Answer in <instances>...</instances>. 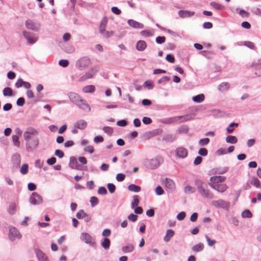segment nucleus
Listing matches in <instances>:
<instances>
[{
  "label": "nucleus",
  "mask_w": 261,
  "mask_h": 261,
  "mask_svg": "<svg viewBox=\"0 0 261 261\" xmlns=\"http://www.w3.org/2000/svg\"><path fill=\"white\" fill-rule=\"evenodd\" d=\"M38 135V131L33 127L27 128L24 132L23 137L28 151H32L38 147L39 143Z\"/></svg>",
  "instance_id": "obj_1"
},
{
  "label": "nucleus",
  "mask_w": 261,
  "mask_h": 261,
  "mask_svg": "<svg viewBox=\"0 0 261 261\" xmlns=\"http://www.w3.org/2000/svg\"><path fill=\"white\" fill-rule=\"evenodd\" d=\"M68 97L72 102L76 104L81 109L85 110H90V107L87 103V101L83 99L78 94L71 92L68 93Z\"/></svg>",
  "instance_id": "obj_2"
},
{
  "label": "nucleus",
  "mask_w": 261,
  "mask_h": 261,
  "mask_svg": "<svg viewBox=\"0 0 261 261\" xmlns=\"http://www.w3.org/2000/svg\"><path fill=\"white\" fill-rule=\"evenodd\" d=\"M195 184L197 186L198 192L204 198L212 199L214 195L208 189L206 184L200 180H196Z\"/></svg>",
  "instance_id": "obj_3"
},
{
  "label": "nucleus",
  "mask_w": 261,
  "mask_h": 261,
  "mask_svg": "<svg viewBox=\"0 0 261 261\" xmlns=\"http://www.w3.org/2000/svg\"><path fill=\"white\" fill-rule=\"evenodd\" d=\"M91 64L89 58L83 57L80 58L76 62L75 66L77 69L81 70L87 68Z\"/></svg>",
  "instance_id": "obj_4"
},
{
  "label": "nucleus",
  "mask_w": 261,
  "mask_h": 261,
  "mask_svg": "<svg viewBox=\"0 0 261 261\" xmlns=\"http://www.w3.org/2000/svg\"><path fill=\"white\" fill-rule=\"evenodd\" d=\"M162 185L168 192H172L175 189V184L170 178H166L163 180Z\"/></svg>",
  "instance_id": "obj_5"
},
{
  "label": "nucleus",
  "mask_w": 261,
  "mask_h": 261,
  "mask_svg": "<svg viewBox=\"0 0 261 261\" xmlns=\"http://www.w3.org/2000/svg\"><path fill=\"white\" fill-rule=\"evenodd\" d=\"M226 178L224 176L216 175L210 177L209 186L212 188L214 186L221 184L225 181Z\"/></svg>",
  "instance_id": "obj_6"
},
{
  "label": "nucleus",
  "mask_w": 261,
  "mask_h": 261,
  "mask_svg": "<svg viewBox=\"0 0 261 261\" xmlns=\"http://www.w3.org/2000/svg\"><path fill=\"white\" fill-rule=\"evenodd\" d=\"M30 202L33 205L40 204L43 202V198L37 193L33 192L30 196Z\"/></svg>",
  "instance_id": "obj_7"
},
{
  "label": "nucleus",
  "mask_w": 261,
  "mask_h": 261,
  "mask_svg": "<svg viewBox=\"0 0 261 261\" xmlns=\"http://www.w3.org/2000/svg\"><path fill=\"white\" fill-rule=\"evenodd\" d=\"M191 119V117L189 115L180 116L171 118L169 119V123H181L187 121Z\"/></svg>",
  "instance_id": "obj_8"
},
{
  "label": "nucleus",
  "mask_w": 261,
  "mask_h": 261,
  "mask_svg": "<svg viewBox=\"0 0 261 261\" xmlns=\"http://www.w3.org/2000/svg\"><path fill=\"white\" fill-rule=\"evenodd\" d=\"M98 71V68L95 67L90 69L84 75L80 78V81L82 82L86 80L92 78Z\"/></svg>",
  "instance_id": "obj_9"
},
{
  "label": "nucleus",
  "mask_w": 261,
  "mask_h": 261,
  "mask_svg": "<svg viewBox=\"0 0 261 261\" xmlns=\"http://www.w3.org/2000/svg\"><path fill=\"white\" fill-rule=\"evenodd\" d=\"M177 155L181 158H185L188 155V150L183 147H178L176 150Z\"/></svg>",
  "instance_id": "obj_10"
},
{
  "label": "nucleus",
  "mask_w": 261,
  "mask_h": 261,
  "mask_svg": "<svg viewBox=\"0 0 261 261\" xmlns=\"http://www.w3.org/2000/svg\"><path fill=\"white\" fill-rule=\"evenodd\" d=\"M9 236L11 238L20 239L21 237L17 229L14 227H11L9 229Z\"/></svg>",
  "instance_id": "obj_11"
},
{
  "label": "nucleus",
  "mask_w": 261,
  "mask_h": 261,
  "mask_svg": "<svg viewBox=\"0 0 261 261\" xmlns=\"http://www.w3.org/2000/svg\"><path fill=\"white\" fill-rule=\"evenodd\" d=\"M83 240L87 244H89L91 245H94L95 243L92 237L88 233L82 234Z\"/></svg>",
  "instance_id": "obj_12"
},
{
  "label": "nucleus",
  "mask_w": 261,
  "mask_h": 261,
  "mask_svg": "<svg viewBox=\"0 0 261 261\" xmlns=\"http://www.w3.org/2000/svg\"><path fill=\"white\" fill-rule=\"evenodd\" d=\"M87 122L84 120H79L74 124L75 128L84 129L87 127Z\"/></svg>",
  "instance_id": "obj_13"
},
{
  "label": "nucleus",
  "mask_w": 261,
  "mask_h": 261,
  "mask_svg": "<svg viewBox=\"0 0 261 261\" xmlns=\"http://www.w3.org/2000/svg\"><path fill=\"white\" fill-rule=\"evenodd\" d=\"M69 166L73 169L79 170L80 165L78 164L76 159L72 157L70 158Z\"/></svg>",
  "instance_id": "obj_14"
},
{
  "label": "nucleus",
  "mask_w": 261,
  "mask_h": 261,
  "mask_svg": "<svg viewBox=\"0 0 261 261\" xmlns=\"http://www.w3.org/2000/svg\"><path fill=\"white\" fill-rule=\"evenodd\" d=\"M127 23L130 27L135 29H142L144 27L142 23H140L133 19H129L127 21Z\"/></svg>",
  "instance_id": "obj_15"
},
{
  "label": "nucleus",
  "mask_w": 261,
  "mask_h": 261,
  "mask_svg": "<svg viewBox=\"0 0 261 261\" xmlns=\"http://www.w3.org/2000/svg\"><path fill=\"white\" fill-rule=\"evenodd\" d=\"M178 14L180 17L184 18L192 16L194 12L187 10H180L178 12Z\"/></svg>",
  "instance_id": "obj_16"
},
{
  "label": "nucleus",
  "mask_w": 261,
  "mask_h": 261,
  "mask_svg": "<svg viewBox=\"0 0 261 261\" xmlns=\"http://www.w3.org/2000/svg\"><path fill=\"white\" fill-rule=\"evenodd\" d=\"M23 34L24 37L27 39L28 42L30 44H33L37 40L36 37H32L29 33L26 31H24Z\"/></svg>",
  "instance_id": "obj_17"
},
{
  "label": "nucleus",
  "mask_w": 261,
  "mask_h": 261,
  "mask_svg": "<svg viewBox=\"0 0 261 261\" xmlns=\"http://www.w3.org/2000/svg\"><path fill=\"white\" fill-rule=\"evenodd\" d=\"M227 188L228 187L226 185L224 184H221L217 186H214L213 187H212V188L217 191L219 192L223 193L227 189Z\"/></svg>",
  "instance_id": "obj_18"
},
{
  "label": "nucleus",
  "mask_w": 261,
  "mask_h": 261,
  "mask_svg": "<svg viewBox=\"0 0 261 261\" xmlns=\"http://www.w3.org/2000/svg\"><path fill=\"white\" fill-rule=\"evenodd\" d=\"M26 27L29 29L34 31H37L38 27L35 24L34 22L32 20H28L26 21L25 22Z\"/></svg>",
  "instance_id": "obj_19"
},
{
  "label": "nucleus",
  "mask_w": 261,
  "mask_h": 261,
  "mask_svg": "<svg viewBox=\"0 0 261 261\" xmlns=\"http://www.w3.org/2000/svg\"><path fill=\"white\" fill-rule=\"evenodd\" d=\"M147 47V44L144 41L140 40L136 44V48L139 51L144 50Z\"/></svg>",
  "instance_id": "obj_20"
},
{
  "label": "nucleus",
  "mask_w": 261,
  "mask_h": 261,
  "mask_svg": "<svg viewBox=\"0 0 261 261\" xmlns=\"http://www.w3.org/2000/svg\"><path fill=\"white\" fill-rule=\"evenodd\" d=\"M36 255H37L38 259L40 261H47V257L42 251H41L40 250L37 251Z\"/></svg>",
  "instance_id": "obj_21"
},
{
  "label": "nucleus",
  "mask_w": 261,
  "mask_h": 261,
  "mask_svg": "<svg viewBox=\"0 0 261 261\" xmlns=\"http://www.w3.org/2000/svg\"><path fill=\"white\" fill-rule=\"evenodd\" d=\"M174 232L172 229H168L167 230L166 234L164 238V240L166 242H169L171 238L174 236Z\"/></svg>",
  "instance_id": "obj_22"
},
{
  "label": "nucleus",
  "mask_w": 261,
  "mask_h": 261,
  "mask_svg": "<svg viewBox=\"0 0 261 261\" xmlns=\"http://www.w3.org/2000/svg\"><path fill=\"white\" fill-rule=\"evenodd\" d=\"M230 88V85L227 82H224L221 83L219 86V90L221 92H225L227 91Z\"/></svg>",
  "instance_id": "obj_23"
},
{
  "label": "nucleus",
  "mask_w": 261,
  "mask_h": 261,
  "mask_svg": "<svg viewBox=\"0 0 261 261\" xmlns=\"http://www.w3.org/2000/svg\"><path fill=\"white\" fill-rule=\"evenodd\" d=\"M83 91L84 93H93L95 91V87L93 85H88L83 88Z\"/></svg>",
  "instance_id": "obj_24"
},
{
  "label": "nucleus",
  "mask_w": 261,
  "mask_h": 261,
  "mask_svg": "<svg viewBox=\"0 0 261 261\" xmlns=\"http://www.w3.org/2000/svg\"><path fill=\"white\" fill-rule=\"evenodd\" d=\"M107 23L108 18L106 17H104L100 21V24L99 28V32H102L105 30L106 26L107 25Z\"/></svg>",
  "instance_id": "obj_25"
},
{
  "label": "nucleus",
  "mask_w": 261,
  "mask_h": 261,
  "mask_svg": "<svg viewBox=\"0 0 261 261\" xmlns=\"http://www.w3.org/2000/svg\"><path fill=\"white\" fill-rule=\"evenodd\" d=\"M251 185H253L257 188H261V184L260 181L256 177H252L250 181Z\"/></svg>",
  "instance_id": "obj_26"
},
{
  "label": "nucleus",
  "mask_w": 261,
  "mask_h": 261,
  "mask_svg": "<svg viewBox=\"0 0 261 261\" xmlns=\"http://www.w3.org/2000/svg\"><path fill=\"white\" fill-rule=\"evenodd\" d=\"M134 249V245L133 244H129L125 246L122 247V250L125 253H128L133 251Z\"/></svg>",
  "instance_id": "obj_27"
},
{
  "label": "nucleus",
  "mask_w": 261,
  "mask_h": 261,
  "mask_svg": "<svg viewBox=\"0 0 261 261\" xmlns=\"http://www.w3.org/2000/svg\"><path fill=\"white\" fill-rule=\"evenodd\" d=\"M204 97L205 96L204 94H200L193 97L192 99L194 102L199 103L203 101L204 100Z\"/></svg>",
  "instance_id": "obj_28"
},
{
  "label": "nucleus",
  "mask_w": 261,
  "mask_h": 261,
  "mask_svg": "<svg viewBox=\"0 0 261 261\" xmlns=\"http://www.w3.org/2000/svg\"><path fill=\"white\" fill-rule=\"evenodd\" d=\"M226 141L229 143L236 144L237 143L238 139L235 136H228L226 138Z\"/></svg>",
  "instance_id": "obj_29"
},
{
  "label": "nucleus",
  "mask_w": 261,
  "mask_h": 261,
  "mask_svg": "<svg viewBox=\"0 0 261 261\" xmlns=\"http://www.w3.org/2000/svg\"><path fill=\"white\" fill-rule=\"evenodd\" d=\"M128 189L129 191L135 192H139L141 191V187L140 186L134 184L130 185Z\"/></svg>",
  "instance_id": "obj_30"
},
{
  "label": "nucleus",
  "mask_w": 261,
  "mask_h": 261,
  "mask_svg": "<svg viewBox=\"0 0 261 261\" xmlns=\"http://www.w3.org/2000/svg\"><path fill=\"white\" fill-rule=\"evenodd\" d=\"M139 203V196L137 195L134 196V199L131 203V206L132 208H135L137 207Z\"/></svg>",
  "instance_id": "obj_31"
},
{
  "label": "nucleus",
  "mask_w": 261,
  "mask_h": 261,
  "mask_svg": "<svg viewBox=\"0 0 261 261\" xmlns=\"http://www.w3.org/2000/svg\"><path fill=\"white\" fill-rule=\"evenodd\" d=\"M110 245V240L108 238H105L101 242V246L105 249L109 248Z\"/></svg>",
  "instance_id": "obj_32"
},
{
  "label": "nucleus",
  "mask_w": 261,
  "mask_h": 261,
  "mask_svg": "<svg viewBox=\"0 0 261 261\" xmlns=\"http://www.w3.org/2000/svg\"><path fill=\"white\" fill-rule=\"evenodd\" d=\"M204 245L202 243H199L194 246L192 248V249L194 251L199 252L202 251L203 249Z\"/></svg>",
  "instance_id": "obj_33"
},
{
  "label": "nucleus",
  "mask_w": 261,
  "mask_h": 261,
  "mask_svg": "<svg viewBox=\"0 0 261 261\" xmlns=\"http://www.w3.org/2000/svg\"><path fill=\"white\" fill-rule=\"evenodd\" d=\"M3 94L5 96H10L13 94V91L11 88L7 87L3 90Z\"/></svg>",
  "instance_id": "obj_34"
},
{
  "label": "nucleus",
  "mask_w": 261,
  "mask_h": 261,
  "mask_svg": "<svg viewBox=\"0 0 261 261\" xmlns=\"http://www.w3.org/2000/svg\"><path fill=\"white\" fill-rule=\"evenodd\" d=\"M16 210V205L15 203H11L8 208V212L11 215L15 214Z\"/></svg>",
  "instance_id": "obj_35"
},
{
  "label": "nucleus",
  "mask_w": 261,
  "mask_h": 261,
  "mask_svg": "<svg viewBox=\"0 0 261 261\" xmlns=\"http://www.w3.org/2000/svg\"><path fill=\"white\" fill-rule=\"evenodd\" d=\"M238 123L232 122L230 123L229 126L226 128V131L228 133H232L234 130V129L233 128V126L238 127Z\"/></svg>",
  "instance_id": "obj_36"
},
{
  "label": "nucleus",
  "mask_w": 261,
  "mask_h": 261,
  "mask_svg": "<svg viewBox=\"0 0 261 261\" xmlns=\"http://www.w3.org/2000/svg\"><path fill=\"white\" fill-rule=\"evenodd\" d=\"M100 34L105 38H109L113 35V31H108L106 30L102 32H100Z\"/></svg>",
  "instance_id": "obj_37"
},
{
  "label": "nucleus",
  "mask_w": 261,
  "mask_h": 261,
  "mask_svg": "<svg viewBox=\"0 0 261 261\" xmlns=\"http://www.w3.org/2000/svg\"><path fill=\"white\" fill-rule=\"evenodd\" d=\"M76 216L78 219H83L87 216V215L84 210H81L77 213Z\"/></svg>",
  "instance_id": "obj_38"
},
{
  "label": "nucleus",
  "mask_w": 261,
  "mask_h": 261,
  "mask_svg": "<svg viewBox=\"0 0 261 261\" xmlns=\"http://www.w3.org/2000/svg\"><path fill=\"white\" fill-rule=\"evenodd\" d=\"M90 201L91 206L92 207H94L98 203L99 200H98V199L96 197L93 196V197H91Z\"/></svg>",
  "instance_id": "obj_39"
},
{
  "label": "nucleus",
  "mask_w": 261,
  "mask_h": 261,
  "mask_svg": "<svg viewBox=\"0 0 261 261\" xmlns=\"http://www.w3.org/2000/svg\"><path fill=\"white\" fill-rule=\"evenodd\" d=\"M252 216V213L249 210H245L242 213V216L243 218H251Z\"/></svg>",
  "instance_id": "obj_40"
},
{
  "label": "nucleus",
  "mask_w": 261,
  "mask_h": 261,
  "mask_svg": "<svg viewBox=\"0 0 261 261\" xmlns=\"http://www.w3.org/2000/svg\"><path fill=\"white\" fill-rule=\"evenodd\" d=\"M210 142V139L208 138L201 139L199 141V144L200 146H204L207 145Z\"/></svg>",
  "instance_id": "obj_41"
},
{
  "label": "nucleus",
  "mask_w": 261,
  "mask_h": 261,
  "mask_svg": "<svg viewBox=\"0 0 261 261\" xmlns=\"http://www.w3.org/2000/svg\"><path fill=\"white\" fill-rule=\"evenodd\" d=\"M29 166L27 164H23L21 167L20 172L22 174H26L28 172Z\"/></svg>",
  "instance_id": "obj_42"
},
{
  "label": "nucleus",
  "mask_w": 261,
  "mask_h": 261,
  "mask_svg": "<svg viewBox=\"0 0 261 261\" xmlns=\"http://www.w3.org/2000/svg\"><path fill=\"white\" fill-rule=\"evenodd\" d=\"M12 141L15 146L17 147H19L20 145V142L19 141L18 137L16 135H13L12 136Z\"/></svg>",
  "instance_id": "obj_43"
},
{
  "label": "nucleus",
  "mask_w": 261,
  "mask_h": 261,
  "mask_svg": "<svg viewBox=\"0 0 261 261\" xmlns=\"http://www.w3.org/2000/svg\"><path fill=\"white\" fill-rule=\"evenodd\" d=\"M69 63L67 60H61L59 62V64L63 67H66L68 66Z\"/></svg>",
  "instance_id": "obj_44"
},
{
  "label": "nucleus",
  "mask_w": 261,
  "mask_h": 261,
  "mask_svg": "<svg viewBox=\"0 0 261 261\" xmlns=\"http://www.w3.org/2000/svg\"><path fill=\"white\" fill-rule=\"evenodd\" d=\"M166 38L164 36H158L156 38L155 41L158 44H162L165 42Z\"/></svg>",
  "instance_id": "obj_45"
},
{
  "label": "nucleus",
  "mask_w": 261,
  "mask_h": 261,
  "mask_svg": "<svg viewBox=\"0 0 261 261\" xmlns=\"http://www.w3.org/2000/svg\"><path fill=\"white\" fill-rule=\"evenodd\" d=\"M207 153V150L205 148H201L198 151V154L202 156H206Z\"/></svg>",
  "instance_id": "obj_46"
},
{
  "label": "nucleus",
  "mask_w": 261,
  "mask_h": 261,
  "mask_svg": "<svg viewBox=\"0 0 261 261\" xmlns=\"http://www.w3.org/2000/svg\"><path fill=\"white\" fill-rule=\"evenodd\" d=\"M166 59L169 62L173 63L175 62V58L173 55L168 54L166 56Z\"/></svg>",
  "instance_id": "obj_47"
},
{
  "label": "nucleus",
  "mask_w": 261,
  "mask_h": 261,
  "mask_svg": "<svg viewBox=\"0 0 261 261\" xmlns=\"http://www.w3.org/2000/svg\"><path fill=\"white\" fill-rule=\"evenodd\" d=\"M155 191L156 194L158 195H161L164 193V190L160 186H159L156 188Z\"/></svg>",
  "instance_id": "obj_48"
},
{
  "label": "nucleus",
  "mask_w": 261,
  "mask_h": 261,
  "mask_svg": "<svg viewBox=\"0 0 261 261\" xmlns=\"http://www.w3.org/2000/svg\"><path fill=\"white\" fill-rule=\"evenodd\" d=\"M125 177V175L122 173H118L116 175V179L118 181H123Z\"/></svg>",
  "instance_id": "obj_49"
},
{
  "label": "nucleus",
  "mask_w": 261,
  "mask_h": 261,
  "mask_svg": "<svg viewBox=\"0 0 261 261\" xmlns=\"http://www.w3.org/2000/svg\"><path fill=\"white\" fill-rule=\"evenodd\" d=\"M186 217V213L184 212H181L179 213L176 216V218L178 220H182L185 219Z\"/></svg>",
  "instance_id": "obj_50"
},
{
  "label": "nucleus",
  "mask_w": 261,
  "mask_h": 261,
  "mask_svg": "<svg viewBox=\"0 0 261 261\" xmlns=\"http://www.w3.org/2000/svg\"><path fill=\"white\" fill-rule=\"evenodd\" d=\"M108 188L111 193H114L116 189L115 186L113 184H108Z\"/></svg>",
  "instance_id": "obj_51"
},
{
  "label": "nucleus",
  "mask_w": 261,
  "mask_h": 261,
  "mask_svg": "<svg viewBox=\"0 0 261 261\" xmlns=\"http://www.w3.org/2000/svg\"><path fill=\"white\" fill-rule=\"evenodd\" d=\"M205 238L207 242L208 245L210 246H212L216 243V241L215 240H212L207 236H205Z\"/></svg>",
  "instance_id": "obj_52"
},
{
  "label": "nucleus",
  "mask_w": 261,
  "mask_h": 261,
  "mask_svg": "<svg viewBox=\"0 0 261 261\" xmlns=\"http://www.w3.org/2000/svg\"><path fill=\"white\" fill-rule=\"evenodd\" d=\"M138 216L136 215H135L134 214H131L128 216V219L129 220L132 221V222H135L137 220Z\"/></svg>",
  "instance_id": "obj_53"
},
{
  "label": "nucleus",
  "mask_w": 261,
  "mask_h": 261,
  "mask_svg": "<svg viewBox=\"0 0 261 261\" xmlns=\"http://www.w3.org/2000/svg\"><path fill=\"white\" fill-rule=\"evenodd\" d=\"M55 154L56 156L59 157L60 158H63L64 155V152L62 150L59 149H57L55 151Z\"/></svg>",
  "instance_id": "obj_54"
},
{
  "label": "nucleus",
  "mask_w": 261,
  "mask_h": 261,
  "mask_svg": "<svg viewBox=\"0 0 261 261\" xmlns=\"http://www.w3.org/2000/svg\"><path fill=\"white\" fill-rule=\"evenodd\" d=\"M103 130L105 133H107L109 135H111L113 133L112 128L109 127V126L103 127Z\"/></svg>",
  "instance_id": "obj_55"
},
{
  "label": "nucleus",
  "mask_w": 261,
  "mask_h": 261,
  "mask_svg": "<svg viewBox=\"0 0 261 261\" xmlns=\"http://www.w3.org/2000/svg\"><path fill=\"white\" fill-rule=\"evenodd\" d=\"M202 158L200 156H198L195 159L194 161V164L195 165H199L202 162Z\"/></svg>",
  "instance_id": "obj_56"
},
{
  "label": "nucleus",
  "mask_w": 261,
  "mask_h": 261,
  "mask_svg": "<svg viewBox=\"0 0 261 261\" xmlns=\"http://www.w3.org/2000/svg\"><path fill=\"white\" fill-rule=\"evenodd\" d=\"M111 10H112V12L116 14V15H119L121 14V11L120 9H119L117 7H112L111 8Z\"/></svg>",
  "instance_id": "obj_57"
},
{
  "label": "nucleus",
  "mask_w": 261,
  "mask_h": 261,
  "mask_svg": "<svg viewBox=\"0 0 261 261\" xmlns=\"http://www.w3.org/2000/svg\"><path fill=\"white\" fill-rule=\"evenodd\" d=\"M23 84H24V81L21 79H19L16 82L15 86L16 88H19L23 86Z\"/></svg>",
  "instance_id": "obj_58"
},
{
  "label": "nucleus",
  "mask_w": 261,
  "mask_h": 261,
  "mask_svg": "<svg viewBox=\"0 0 261 261\" xmlns=\"http://www.w3.org/2000/svg\"><path fill=\"white\" fill-rule=\"evenodd\" d=\"M145 85L146 87H147L148 89H152L153 88L154 85L153 82L151 81H147L145 82Z\"/></svg>",
  "instance_id": "obj_59"
},
{
  "label": "nucleus",
  "mask_w": 261,
  "mask_h": 261,
  "mask_svg": "<svg viewBox=\"0 0 261 261\" xmlns=\"http://www.w3.org/2000/svg\"><path fill=\"white\" fill-rule=\"evenodd\" d=\"M24 99L23 97H20L17 99L16 103L18 106H22L24 105Z\"/></svg>",
  "instance_id": "obj_60"
},
{
  "label": "nucleus",
  "mask_w": 261,
  "mask_h": 261,
  "mask_svg": "<svg viewBox=\"0 0 261 261\" xmlns=\"http://www.w3.org/2000/svg\"><path fill=\"white\" fill-rule=\"evenodd\" d=\"M142 121L145 124H149L152 122V120L149 117H144L142 119Z\"/></svg>",
  "instance_id": "obj_61"
},
{
  "label": "nucleus",
  "mask_w": 261,
  "mask_h": 261,
  "mask_svg": "<svg viewBox=\"0 0 261 261\" xmlns=\"http://www.w3.org/2000/svg\"><path fill=\"white\" fill-rule=\"evenodd\" d=\"M164 139L168 141H173L175 140V137L172 135H168L164 137Z\"/></svg>",
  "instance_id": "obj_62"
},
{
  "label": "nucleus",
  "mask_w": 261,
  "mask_h": 261,
  "mask_svg": "<svg viewBox=\"0 0 261 261\" xmlns=\"http://www.w3.org/2000/svg\"><path fill=\"white\" fill-rule=\"evenodd\" d=\"M56 159L55 157H52L51 158L48 159L47 160V163L50 165H54V164L56 163Z\"/></svg>",
  "instance_id": "obj_63"
},
{
  "label": "nucleus",
  "mask_w": 261,
  "mask_h": 261,
  "mask_svg": "<svg viewBox=\"0 0 261 261\" xmlns=\"http://www.w3.org/2000/svg\"><path fill=\"white\" fill-rule=\"evenodd\" d=\"M127 122L125 120H119L117 122V124L120 126H125L127 125Z\"/></svg>",
  "instance_id": "obj_64"
}]
</instances>
